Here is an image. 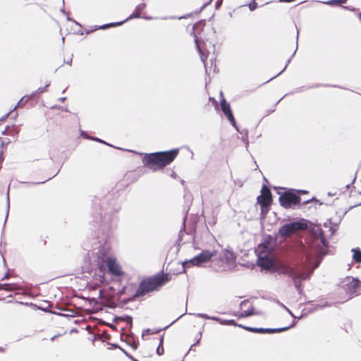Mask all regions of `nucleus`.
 Wrapping results in <instances>:
<instances>
[{
  "instance_id": "nucleus-1",
  "label": "nucleus",
  "mask_w": 361,
  "mask_h": 361,
  "mask_svg": "<svg viewBox=\"0 0 361 361\" xmlns=\"http://www.w3.org/2000/svg\"><path fill=\"white\" fill-rule=\"evenodd\" d=\"M170 281L171 277L169 274L164 271L145 277L140 281L134 293H133V290L135 288L136 286L135 283H130L125 286L122 290L123 294L128 295V298L123 299V302L128 303L142 298L153 292L159 291L161 288Z\"/></svg>"
},
{
  "instance_id": "nucleus-2",
  "label": "nucleus",
  "mask_w": 361,
  "mask_h": 361,
  "mask_svg": "<svg viewBox=\"0 0 361 361\" xmlns=\"http://www.w3.org/2000/svg\"><path fill=\"white\" fill-rule=\"evenodd\" d=\"M179 154V149L145 154L142 158L144 166L154 171L162 170L172 163Z\"/></svg>"
},
{
  "instance_id": "nucleus-3",
  "label": "nucleus",
  "mask_w": 361,
  "mask_h": 361,
  "mask_svg": "<svg viewBox=\"0 0 361 361\" xmlns=\"http://www.w3.org/2000/svg\"><path fill=\"white\" fill-rule=\"evenodd\" d=\"M104 264H106L108 268V271L111 274L118 277H121L125 275V272L122 270V268L117 262L116 257H105V255L102 254V256L98 257V265L101 270L104 268Z\"/></svg>"
},
{
  "instance_id": "nucleus-4",
  "label": "nucleus",
  "mask_w": 361,
  "mask_h": 361,
  "mask_svg": "<svg viewBox=\"0 0 361 361\" xmlns=\"http://www.w3.org/2000/svg\"><path fill=\"white\" fill-rule=\"evenodd\" d=\"M307 221L302 219L298 221L284 224L280 228L279 233L282 238H288L298 231L307 230Z\"/></svg>"
},
{
  "instance_id": "nucleus-5",
  "label": "nucleus",
  "mask_w": 361,
  "mask_h": 361,
  "mask_svg": "<svg viewBox=\"0 0 361 361\" xmlns=\"http://www.w3.org/2000/svg\"><path fill=\"white\" fill-rule=\"evenodd\" d=\"M283 272L293 279L295 286L299 292H301L302 289L301 281L310 277L309 274L297 267H286Z\"/></svg>"
},
{
  "instance_id": "nucleus-6",
  "label": "nucleus",
  "mask_w": 361,
  "mask_h": 361,
  "mask_svg": "<svg viewBox=\"0 0 361 361\" xmlns=\"http://www.w3.org/2000/svg\"><path fill=\"white\" fill-rule=\"evenodd\" d=\"M261 194L257 197V202L260 205L261 214L266 215L270 210L273 202L270 189L264 185L260 191Z\"/></svg>"
},
{
  "instance_id": "nucleus-7",
  "label": "nucleus",
  "mask_w": 361,
  "mask_h": 361,
  "mask_svg": "<svg viewBox=\"0 0 361 361\" xmlns=\"http://www.w3.org/2000/svg\"><path fill=\"white\" fill-rule=\"evenodd\" d=\"M205 25V22L203 20H200L196 23H195L192 26V30L191 32V35L195 37V42L196 44L197 49L200 55V58L202 61L204 63V66H206V61L209 56V51L204 50L202 47L200 45L197 40V35H200L204 30Z\"/></svg>"
},
{
  "instance_id": "nucleus-8",
  "label": "nucleus",
  "mask_w": 361,
  "mask_h": 361,
  "mask_svg": "<svg viewBox=\"0 0 361 361\" xmlns=\"http://www.w3.org/2000/svg\"><path fill=\"white\" fill-rule=\"evenodd\" d=\"M280 204L286 209L292 208L301 202V197L290 191L283 192L279 199Z\"/></svg>"
},
{
  "instance_id": "nucleus-9",
  "label": "nucleus",
  "mask_w": 361,
  "mask_h": 361,
  "mask_svg": "<svg viewBox=\"0 0 361 361\" xmlns=\"http://www.w3.org/2000/svg\"><path fill=\"white\" fill-rule=\"evenodd\" d=\"M217 251L213 250L209 251L207 250H202L199 255L191 259L190 260L185 262V264H189L190 266L200 267L203 263L209 262L212 258L216 255Z\"/></svg>"
},
{
  "instance_id": "nucleus-10",
  "label": "nucleus",
  "mask_w": 361,
  "mask_h": 361,
  "mask_svg": "<svg viewBox=\"0 0 361 361\" xmlns=\"http://www.w3.org/2000/svg\"><path fill=\"white\" fill-rule=\"evenodd\" d=\"M360 286V281L352 277H348L343 282L342 288L351 298L357 291Z\"/></svg>"
},
{
  "instance_id": "nucleus-11",
  "label": "nucleus",
  "mask_w": 361,
  "mask_h": 361,
  "mask_svg": "<svg viewBox=\"0 0 361 361\" xmlns=\"http://www.w3.org/2000/svg\"><path fill=\"white\" fill-rule=\"evenodd\" d=\"M220 94H221V99H220L221 109L223 111L224 116L231 122V123L233 126H235L236 123H235V120L234 116L233 114V112H232V110L231 108V105L225 99L223 92H221Z\"/></svg>"
},
{
  "instance_id": "nucleus-12",
  "label": "nucleus",
  "mask_w": 361,
  "mask_h": 361,
  "mask_svg": "<svg viewBox=\"0 0 361 361\" xmlns=\"http://www.w3.org/2000/svg\"><path fill=\"white\" fill-rule=\"evenodd\" d=\"M240 312L235 315L239 317H247L254 314L255 310L250 302L247 300H243L240 305Z\"/></svg>"
},
{
  "instance_id": "nucleus-13",
  "label": "nucleus",
  "mask_w": 361,
  "mask_h": 361,
  "mask_svg": "<svg viewBox=\"0 0 361 361\" xmlns=\"http://www.w3.org/2000/svg\"><path fill=\"white\" fill-rule=\"evenodd\" d=\"M239 326L244 328L245 329L253 332V333H260V334H273V333H279L284 331L288 330L290 327H283V328H277V329H263V328H251V327H245L242 325H238Z\"/></svg>"
},
{
  "instance_id": "nucleus-14",
  "label": "nucleus",
  "mask_w": 361,
  "mask_h": 361,
  "mask_svg": "<svg viewBox=\"0 0 361 361\" xmlns=\"http://www.w3.org/2000/svg\"><path fill=\"white\" fill-rule=\"evenodd\" d=\"M140 17H141V16L140 14H138L134 10L133 13L128 18H127L125 20H123L122 22H118V23H113L105 24V25H103L102 26H99L98 27L94 28V30H98V29H103V30H104V29H106V28H109V27L118 26V25H122L125 21H127L128 20H131V19H133V18H140Z\"/></svg>"
},
{
  "instance_id": "nucleus-15",
  "label": "nucleus",
  "mask_w": 361,
  "mask_h": 361,
  "mask_svg": "<svg viewBox=\"0 0 361 361\" xmlns=\"http://www.w3.org/2000/svg\"><path fill=\"white\" fill-rule=\"evenodd\" d=\"M23 303L20 302L15 301L8 308V310L13 314H23Z\"/></svg>"
},
{
  "instance_id": "nucleus-16",
  "label": "nucleus",
  "mask_w": 361,
  "mask_h": 361,
  "mask_svg": "<svg viewBox=\"0 0 361 361\" xmlns=\"http://www.w3.org/2000/svg\"><path fill=\"white\" fill-rule=\"evenodd\" d=\"M0 290L7 291L20 290H22V287L18 283H0Z\"/></svg>"
},
{
  "instance_id": "nucleus-17",
  "label": "nucleus",
  "mask_w": 361,
  "mask_h": 361,
  "mask_svg": "<svg viewBox=\"0 0 361 361\" xmlns=\"http://www.w3.org/2000/svg\"><path fill=\"white\" fill-rule=\"evenodd\" d=\"M259 264L269 269L272 266V261L267 255L263 256L262 253L259 258Z\"/></svg>"
},
{
  "instance_id": "nucleus-18",
  "label": "nucleus",
  "mask_w": 361,
  "mask_h": 361,
  "mask_svg": "<svg viewBox=\"0 0 361 361\" xmlns=\"http://www.w3.org/2000/svg\"><path fill=\"white\" fill-rule=\"evenodd\" d=\"M316 240L319 241L324 247H327V242L322 229L318 230V235L316 237Z\"/></svg>"
},
{
  "instance_id": "nucleus-19",
  "label": "nucleus",
  "mask_w": 361,
  "mask_h": 361,
  "mask_svg": "<svg viewBox=\"0 0 361 361\" xmlns=\"http://www.w3.org/2000/svg\"><path fill=\"white\" fill-rule=\"evenodd\" d=\"M146 8V4L145 3H142V4H140L139 5H137L135 9V11L138 13L140 14V16L142 15V11L145 10V8Z\"/></svg>"
},
{
  "instance_id": "nucleus-20",
  "label": "nucleus",
  "mask_w": 361,
  "mask_h": 361,
  "mask_svg": "<svg viewBox=\"0 0 361 361\" xmlns=\"http://www.w3.org/2000/svg\"><path fill=\"white\" fill-rule=\"evenodd\" d=\"M162 343H163V338H161L160 340V343L157 349V353L159 355H161L164 353V348Z\"/></svg>"
},
{
  "instance_id": "nucleus-21",
  "label": "nucleus",
  "mask_w": 361,
  "mask_h": 361,
  "mask_svg": "<svg viewBox=\"0 0 361 361\" xmlns=\"http://www.w3.org/2000/svg\"><path fill=\"white\" fill-rule=\"evenodd\" d=\"M353 259L356 262H361V252H355L353 254Z\"/></svg>"
},
{
  "instance_id": "nucleus-22",
  "label": "nucleus",
  "mask_w": 361,
  "mask_h": 361,
  "mask_svg": "<svg viewBox=\"0 0 361 361\" xmlns=\"http://www.w3.org/2000/svg\"><path fill=\"white\" fill-rule=\"evenodd\" d=\"M157 332V331H154L150 329H147L144 330V331L142 333V336H147V335H152V334H156Z\"/></svg>"
},
{
  "instance_id": "nucleus-23",
  "label": "nucleus",
  "mask_w": 361,
  "mask_h": 361,
  "mask_svg": "<svg viewBox=\"0 0 361 361\" xmlns=\"http://www.w3.org/2000/svg\"><path fill=\"white\" fill-rule=\"evenodd\" d=\"M209 100L212 102V104L217 109L218 108V102H217V101L214 98H212V97H209Z\"/></svg>"
},
{
  "instance_id": "nucleus-24",
  "label": "nucleus",
  "mask_w": 361,
  "mask_h": 361,
  "mask_svg": "<svg viewBox=\"0 0 361 361\" xmlns=\"http://www.w3.org/2000/svg\"><path fill=\"white\" fill-rule=\"evenodd\" d=\"M225 255L226 256L227 258H228V256L231 257V258H233V253L231 252L226 251Z\"/></svg>"
},
{
  "instance_id": "nucleus-25",
  "label": "nucleus",
  "mask_w": 361,
  "mask_h": 361,
  "mask_svg": "<svg viewBox=\"0 0 361 361\" xmlns=\"http://www.w3.org/2000/svg\"><path fill=\"white\" fill-rule=\"evenodd\" d=\"M306 193H307V192L305 190H298L296 194L300 196V195H301V194H306Z\"/></svg>"
},
{
  "instance_id": "nucleus-26",
  "label": "nucleus",
  "mask_w": 361,
  "mask_h": 361,
  "mask_svg": "<svg viewBox=\"0 0 361 361\" xmlns=\"http://www.w3.org/2000/svg\"><path fill=\"white\" fill-rule=\"evenodd\" d=\"M311 201H312V200H304L302 204L305 205V204H308Z\"/></svg>"
},
{
  "instance_id": "nucleus-27",
  "label": "nucleus",
  "mask_w": 361,
  "mask_h": 361,
  "mask_svg": "<svg viewBox=\"0 0 361 361\" xmlns=\"http://www.w3.org/2000/svg\"><path fill=\"white\" fill-rule=\"evenodd\" d=\"M6 130V128H4V130H2V129H1V133H0V134H1V135L4 134V133H5Z\"/></svg>"
},
{
  "instance_id": "nucleus-28",
  "label": "nucleus",
  "mask_w": 361,
  "mask_h": 361,
  "mask_svg": "<svg viewBox=\"0 0 361 361\" xmlns=\"http://www.w3.org/2000/svg\"><path fill=\"white\" fill-rule=\"evenodd\" d=\"M250 10H254L255 8V7L254 6H252V7H251V6H250Z\"/></svg>"
},
{
  "instance_id": "nucleus-29",
  "label": "nucleus",
  "mask_w": 361,
  "mask_h": 361,
  "mask_svg": "<svg viewBox=\"0 0 361 361\" xmlns=\"http://www.w3.org/2000/svg\"><path fill=\"white\" fill-rule=\"evenodd\" d=\"M250 10H254L255 8V7L254 6H252V7H251V6H250Z\"/></svg>"
},
{
  "instance_id": "nucleus-30",
  "label": "nucleus",
  "mask_w": 361,
  "mask_h": 361,
  "mask_svg": "<svg viewBox=\"0 0 361 361\" xmlns=\"http://www.w3.org/2000/svg\"><path fill=\"white\" fill-rule=\"evenodd\" d=\"M8 274H6V275H5V276L3 278V279H8Z\"/></svg>"
},
{
  "instance_id": "nucleus-31",
  "label": "nucleus",
  "mask_w": 361,
  "mask_h": 361,
  "mask_svg": "<svg viewBox=\"0 0 361 361\" xmlns=\"http://www.w3.org/2000/svg\"><path fill=\"white\" fill-rule=\"evenodd\" d=\"M55 337H56V336H53V337L51 338V340L53 341V340L55 338Z\"/></svg>"
},
{
  "instance_id": "nucleus-32",
  "label": "nucleus",
  "mask_w": 361,
  "mask_h": 361,
  "mask_svg": "<svg viewBox=\"0 0 361 361\" xmlns=\"http://www.w3.org/2000/svg\"><path fill=\"white\" fill-rule=\"evenodd\" d=\"M0 351H4V349H2V348H0Z\"/></svg>"
},
{
  "instance_id": "nucleus-33",
  "label": "nucleus",
  "mask_w": 361,
  "mask_h": 361,
  "mask_svg": "<svg viewBox=\"0 0 361 361\" xmlns=\"http://www.w3.org/2000/svg\"><path fill=\"white\" fill-rule=\"evenodd\" d=\"M360 18L361 19V13H360Z\"/></svg>"
}]
</instances>
